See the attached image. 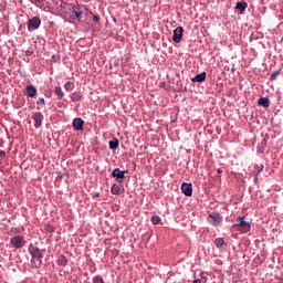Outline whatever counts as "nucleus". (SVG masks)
<instances>
[{
	"label": "nucleus",
	"mask_w": 283,
	"mask_h": 283,
	"mask_svg": "<svg viewBox=\"0 0 283 283\" xmlns=\"http://www.w3.org/2000/svg\"><path fill=\"white\" fill-rule=\"evenodd\" d=\"M30 254L32 258L33 266H35V269H39L42 264L43 253H41V250L39 248H32L30 250Z\"/></svg>",
	"instance_id": "f257e3e1"
},
{
	"label": "nucleus",
	"mask_w": 283,
	"mask_h": 283,
	"mask_svg": "<svg viewBox=\"0 0 283 283\" xmlns=\"http://www.w3.org/2000/svg\"><path fill=\"white\" fill-rule=\"evenodd\" d=\"M222 220L223 218L220 212H210V214H208V222H210L211 226H221Z\"/></svg>",
	"instance_id": "f03ea898"
},
{
	"label": "nucleus",
	"mask_w": 283,
	"mask_h": 283,
	"mask_svg": "<svg viewBox=\"0 0 283 283\" xmlns=\"http://www.w3.org/2000/svg\"><path fill=\"white\" fill-rule=\"evenodd\" d=\"M234 226L237 227V229H239V231H242V232L251 231V223H248L245 218H242V216L238 218V223H235Z\"/></svg>",
	"instance_id": "7ed1b4c3"
},
{
	"label": "nucleus",
	"mask_w": 283,
	"mask_h": 283,
	"mask_svg": "<svg viewBox=\"0 0 283 283\" xmlns=\"http://www.w3.org/2000/svg\"><path fill=\"white\" fill-rule=\"evenodd\" d=\"M10 244L13 247V249H23L25 247V239L21 235H15L11 238Z\"/></svg>",
	"instance_id": "20e7f679"
},
{
	"label": "nucleus",
	"mask_w": 283,
	"mask_h": 283,
	"mask_svg": "<svg viewBox=\"0 0 283 283\" xmlns=\"http://www.w3.org/2000/svg\"><path fill=\"white\" fill-rule=\"evenodd\" d=\"M39 28H41V18L33 17L32 19H29V21H28L29 32H32L34 30H39Z\"/></svg>",
	"instance_id": "39448f33"
},
{
	"label": "nucleus",
	"mask_w": 283,
	"mask_h": 283,
	"mask_svg": "<svg viewBox=\"0 0 283 283\" xmlns=\"http://www.w3.org/2000/svg\"><path fill=\"white\" fill-rule=\"evenodd\" d=\"M84 125L85 119H83L82 117H75L72 122V126L73 128H75V130H84Z\"/></svg>",
	"instance_id": "423d86ee"
},
{
	"label": "nucleus",
	"mask_w": 283,
	"mask_h": 283,
	"mask_svg": "<svg viewBox=\"0 0 283 283\" xmlns=\"http://www.w3.org/2000/svg\"><path fill=\"white\" fill-rule=\"evenodd\" d=\"M125 170H120V168L119 167H115V170H113V172H112V176L114 177V178H116L117 179V181L119 182V185H120V182L123 181V179L125 178Z\"/></svg>",
	"instance_id": "0eeeda50"
},
{
	"label": "nucleus",
	"mask_w": 283,
	"mask_h": 283,
	"mask_svg": "<svg viewBox=\"0 0 283 283\" xmlns=\"http://www.w3.org/2000/svg\"><path fill=\"white\" fill-rule=\"evenodd\" d=\"M32 119L34 120V127L39 129L43 123V114H41V112L33 114Z\"/></svg>",
	"instance_id": "6e6552de"
},
{
	"label": "nucleus",
	"mask_w": 283,
	"mask_h": 283,
	"mask_svg": "<svg viewBox=\"0 0 283 283\" xmlns=\"http://www.w3.org/2000/svg\"><path fill=\"white\" fill-rule=\"evenodd\" d=\"M182 33H184V28L181 25H179L178 28H175L174 36H172L174 42H181Z\"/></svg>",
	"instance_id": "1a4fd4ad"
},
{
	"label": "nucleus",
	"mask_w": 283,
	"mask_h": 283,
	"mask_svg": "<svg viewBox=\"0 0 283 283\" xmlns=\"http://www.w3.org/2000/svg\"><path fill=\"white\" fill-rule=\"evenodd\" d=\"M182 192L187 196H191L193 193V187L192 184H181Z\"/></svg>",
	"instance_id": "9d476101"
},
{
	"label": "nucleus",
	"mask_w": 283,
	"mask_h": 283,
	"mask_svg": "<svg viewBox=\"0 0 283 283\" xmlns=\"http://www.w3.org/2000/svg\"><path fill=\"white\" fill-rule=\"evenodd\" d=\"M27 96L29 98H34V96H36V87H34V85L27 86Z\"/></svg>",
	"instance_id": "9b49d317"
},
{
	"label": "nucleus",
	"mask_w": 283,
	"mask_h": 283,
	"mask_svg": "<svg viewBox=\"0 0 283 283\" xmlns=\"http://www.w3.org/2000/svg\"><path fill=\"white\" fill-rule=\"evenodd\" d=\"M248 6L249 3H247V0H241L239 1V3H237L235 8L238 9V11L243 13L244 11H247Z\"/></svg>",
	"instance_id": "f8f14e48"
},
{
	"label": "nucleus",
	"mask_w": 283,
	"mask_h": 283,
	"mask_svg": "<svg viewBox=\"0 0 283 283\" xmlns=\"http://www.w3.org/2000/svg\"><path fill=\"white\" fill-rule=\"evenodd\" d=\"M259 106H263L265 108H268L270 106V99L269 97H259Z\"/></svg>",
	"instance_id": "ddd939ff"
},
{
	"label": "nucleus",
	"mask_w": 283,
	"mask_h": 283,
	"mask_svg": "<svg viewBox=\"0 0 283 283\" xmlns=\"http://www.w3.org/2000/svg\"><path fill=\"white\" fill-rule=\"evenodd\" d=\"M214 245L217 248H224L227 242L224 241L223 237H217V240H214Z\"/></svg>",
	"instance_id": "4468645a"
},
{
	"label": "nucleus",
	"mask_w": 283,
	"mask_h": 283,
	"mask_svg": "<svg viewBox=\"0 0 283 283\" xmlns=\"http://www.w3.org/2000/svg\"><path fill=\"white\" fill-rule=\"evenodd\" d=\"M112 192L113 195H122L123 189L120 187V184H113Z\"/></svg>",
	"instance_id": "2eb2a0df"
},
{
	"label": "nucleus",
	"mask_w": 283,
	"mask_h": 283,
	"mask_svg": "<svg viewBox=\"0 0 283 283\" xmlns=\"http://www.w3.org/2000/svg\"><path fill=\"white\" fill-rule=\"evenodd\" d=\"M109 147L111 150H116L119 147V139H111Z\"/></svg>",
	"instance_id": "dca6fc26"
},
{
	"label": "nucleus",
	"mask_w": 283,
	"mask_h": 283,
	"mask_svg": "<svg viewBox=\"0 0 283 283\" xmlns=\"http://www.w3.org/2000/svg\"><path fill=\"white\" fill-rule=\"evenodd\" d=\"M207 73H200L199 75H195V78L192 81L202 82L206 81Z\"/></svg>",
	"instance_id": "f3484780"
},
{
	"label": "nucleus",
	"mask_w": 283,
	"mask_h": 283,
	"mask_svg": "<svg viewBox=\"0 0 283 283\" xmlns=\"http://www.w3.org/2000/svg\"><path fill=\"white\" fill-rule=\"evenodd\" d=\"M55 95L59 96V98H63V90L61 86L55 87Z\"/></svg>",
	"instance_id": "a211bd4d"
},
{
	"label": "nucleus",
	"mask_w": 283,
	"mask_h": 283,
	"mask_svg": "<svg viewBox=\"0 0 283 283\" xmlns=\"http://www.w3.org/2000/svg\"><path fill=\"white\" fill-rule=\"evenodd\" d=\"M81 17H83V11H73V19L81 21Z\"/></svg>",
	"instance_id": "6ab92c4d"
},
{
	"label": "nucleus",
	"mask_w": 283,
	"mask_h": 283,
	"mask_svg": "<svg viewBox=\"0 0 283 283\" xmlns=\"http://www.w3.org/2000/svg\"><path fill=\"white\" fill-rule=\"evenodd\" d=\"M281 70H274L273 73L270 75L271 81H275L277 75H280Z\"/></svg>",
	"instance_id": "aec40b11"
},
{
	"label": "nucleus",
	"mask_w": 283,
	"mask_h": 283,
	"mask_svg": "<svg viewBox=\"0 0 283 283\" xmlns=\"http://www.w3.org/2000/svg\"><path fill=\"white\" fill-rule=\"evenodd\" d=\"M161 218H159V214H154L151 218V222H154L155 226H158Z\"/></svg>",
	"instance_id": "412c9836"
},
{
	"label": "nucleus",
	"mask_w": 283,
	"mask_h": 283,
	"mask_svg": "<svg viewBox=\"0 0 283 283\" xmlns=\"http://www.w3.org/2000/svg\"><path fill=\"white\" fill-rule=\"evenodd\" d=\"M57 264H61V266H65V264H67V260L65 259V256H60L57 260Z\"/></svg>",
	"instance_id": "4be33fe9"
},
{
	"label": "nucleus",
	"mask_w": 283,
	"mask_h": 283,
	"mask_svg": "<svg viewBox=\"0 0 283 283\" xmlns=\"http://www.w3.org/2000/svg\"><path fill=\"white\" fill-rule=\"evenodd\" d=\"M93 281L94 283H104V279H102V276H95Z\"/></svg>",
	"instance_id": "5701e85b"
},
{
	"label": "nucleus",
	"mask_w": 283,
	"mask_h": 283,
	"mask_svg": "<svg viewBox=\"0 0 283 283\" xmlns=\"http://www.w3.org/2000/svg\"><path fill=\"white\" fill-rule=\"evenodd\" d=\"M262 169H263V167H260L259 170H256L255 176H254V181H258V178H259L260 174L262 172Z\"/></svg>",
	"instance_id": "b1692460"
},
{
	"label": "nucleus",
	"mask_w": 283,
	"mask_h": 283,
	"mask_svg": "<svg viewBox=\"0 0 283 283\" xmlns=\"http://www.w3.org/2000/svg\"><path fill=\"white\" fill-rule=\"evenodd\" d=\"M36 103L38 105H45V99L43 97H40Z\"/></svg>",
	"instance_id": "393cba45"
},
{
	"label": "nucleus",
	"mask_w": 283,
	"mask_h": 283,
	"mask_svg": "<svg viewBox=\"0 0 283 283\" xmlns=\"http://www.w3.org/2000/svg\"><path fill=\"white\" fill-rule=\"evenodd\" d=\"M81 93H78V95H73V101H81Z\"/></svg>",
	"instance_id": "a878e982"
},
{
	"label": "nucleus",
	"mask_w": 283,
	"mask_h": 283,
	"mask_svg": "<svg viewBox=\"0 0 283 283\" xmlns=\"http://www.w3.org/2000/svg\"><path fill=\"white\" fill-rule=\"evenodd\" d=\"M65 90H72V83L67 82L65 85H64Z\"/></svg>",
	"instance_id": "bb28decb"
},
{
	"label": "nucleus",
	"mask_w": 283,
	"mask_h": 283,
	"mask_svg": "<svg viewBox=\"0 0 283 283\" xmlns=\"http://www.w3.org/2000/svg\"><path fill=\"white\" fill-rule=\"evenodd\" d=\"M93 21H94V22H99V15H98V14H94Z\"/></svg>",
	"instance_id": "cd10ccee"
},
{
	"label": "nucleus",
	"mask_w": 283,
	"mask_h": 283,
	"mask_svg": "<svg viewBox=\"0 0 283 283\" xmlns=\"http://www.w3.org/2000/svg\"><path fill=\"white\" fill-rule=\"evenodd\" d=\"M0 156H1V158H6V151L1 150Z\"/></svg>",
	"instance_id": "c85d7f7f"
},
{
	"label": "nucleus",
	"mask_w": 283,
	"mask_h": 283,
	"mask_svg": "<svg viewBox=\"0 0 283 283\" xmlns=\"http://www.w3.org/2000/svg\"><path fill=\"white\" fill-rule=\"evenodd\" d=\"M42 2H43V0H35L36 6H41Z\"/></svg>",
	"instance_id": "c756f323"
},
{
	"label": "nucleus",
	"mask_w": 283,
	"mask_h": 283,
	"mask_svg": "<svg viewBox=\"0 0 283 283\" xmlns=\"http://www.w3.org/2000/svg\"><path fill=\"white\" fill-rule=\"evenodd\" d=\"M192 283H201V279H195Z\"/></svg>",
	"instance_id": "7c9ffc66"
},
{
	"label": "nucleus",
	"mask_w": 283,
	"mask_h": 283,
	"mask_svg": "<svg viewBox=\"0 0 283 283\" xmlns=\"http://www.w3.org/2000/svg\"><path fill=\"white\" fill-rule=\"evenodd\" d=\"M99 192H94L93 198H98Z\"/></svg>",
	"instance_id": "2f4dec72"
},
{
	"label": "nucleus",
	"mask_w": 283,
	"mask_h": 283,
	"mask_svg": "<svg viewBox=\"0 0 283 283\" xmlns=\"http://www.w3.org/2000/svg\"><path fill=\"white\" fill-rule=\"evenodd\" d=\"M218 172H222L221 168L219 167Z\"/></svg>",
	"instance_id": "473e14b6"
}]
</instances>
